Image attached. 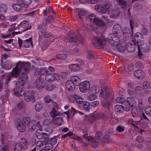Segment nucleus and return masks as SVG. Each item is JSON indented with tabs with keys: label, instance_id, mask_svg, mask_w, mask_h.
I'll return each mask as SVG.
<instances>
[{
	"label": "nucleus",
	"instance_id": "nucleus-18",
	"mask_svg": "<svg viewBox=\"0 0 151 151\" xmlns=\"http://www.w3.org/2000/svg\"><path fill=\"white\" fill-rule=\"evenodd\" d=\"M136 44L134 40H132L126 45V48L128 52H131L134 51L135 48Z\"/></svg>",
	"mask_w": 151,
	"mask_h": 151
},
{
	"label": "nucleus",
	"instance_id": "nucleus-12",
	"mask_svg": "<svg viewBox=\"0 0 151 151\" xmlns=\"http://www.w3.org/2000/svg\"><path fill=\"white\" fill-rule=\"evenodd\" d=\"M135 41L138 46H141L144 43V38L142 35L140 33H136L134 36Z\"/></svg>",
	"mask_w": 151,
	"mask_h": 151
},
{
	"label": "nucleus",
	"instance_id": "nucleus-63",
	"mask_svg": "<svg viewBox=\"0 0 151 151\" xmlns=\"http://www.w3.org/2000/svg\"><path fill=\"white\" fill-rule=\"evenodd\" d=\"M41 32L42 33H45L44 35V36L45 38H48L50 36V32H46V30H43Z\"/></svg>",
	"mask_w": 151,
	"mask_h": 151
},
{
	"label": "nucleus",
	"instance_id": "nucleus-40",
	"mask_svg": "<svg viewBox=\"0 0 151 151\" xmlns=\"http://www.w3.org/2000/svg\"><path fill=\"white\" fill-rule=\"evenodd\" d=\"M23 148L20 144L17 142L15 144L14 151H22Z\"/></svg>",
	"mask_w": 151,
	"mask_h": 151
},
{
	"label": "nucleus",
	"instance_id": "nucleus-39",
	"mask_svg": "<svg viewBox=\"0 0 151 151\" xmlns=\"http://www.w3.org/2000/svg\"><path fill=\"white\" fill-rule=\"evenodd\" d=\"M45 79L47 82L51 83L53 81V79L52 78V75L50 72L45 76Z\"/></svg>",
	"mask_w": 151,
	"mask_h": 151
},
{
	"label": "nucleus",
	"instance_id": "nucleus-60",
	"mask_svg": "<svg viewBox=\"0 0 151 151\" xmlns=\"http://www.w3.org/2000/svg\"><path fill=\"white\" fill-rule=\"evenodd\" d=\"M42 108V105L39 103H37L35 106V109L37 111H41Z\"/></svg>",
	"mask_w": 151,
	"mask_h": 151
},
{
	"label": "nucleus",
	"instance_id": "nucleus-14",
	"mask_svg": "<svg viewBox=\"0 0 151 151\" xmlns=\"http://www.w3.org/2000/svg\"><path fill=\"white\" fill-rule=\"evenodd\" d=\"M45 84L40 78L37 79L36 81L35 87L39 90L42 91L44 88Z\"/></svg>",
	"mask_w": 151,
	"mask_h": 151
},
{
	"label": "nucleus",
	"instance_id": "nucleus-21",
	"mask_svg": "<svg viewBox=\"0 0 151 151\" xmlns=\"http://www.w3.org/2000/svg\"><path fill=\"white\" fill-rule=\"evenodd\" d=\"M27 80L28 76L26 73H22V72L20 78L18 79L19 83L22 84V86H23L22 84L27 82Z\"/></svg>",
	"mask_w": 151,
	"mask_h": 151
},
{
	"label": "nucleus",
	"instance_id": "nucleus-46",
	"mask_svg": "<svg viewBox=\"0 0 151 151\" xmlns=\"http://www.w3.org/2000/svg\"><path fill=\"white\" fill-rule=\"evenodd\" d=\"M145 112L148 116H151V106L148 105L145 108Z\"/></svg>",
	"mask_w": 151,
	"mask_h": 151
},
{
	"label": "nucleus",
	"instance_id": "nucleus-49",
	"mask_svg": "<svg viewBox=\"0 0 151 151\" xmlns=\"http://www.w3.org/2000/svg\"><path fill=\"white\" fill-rule=\"evenodd\" d=\"M50 143L52 145L56 144L57 142V137H52L50 139Z\"/></svg>",
	"mask_w": 151,
	"mask_h": 151
},
{
	"label": "nucleus",
	"instance_id": "nucleus-64",
	"mask_svg": "<svg viewBox=\"0 0 151 151\" xmlns=\"http://www.w3.org/2000/svg\"><path fill=\"white\" fill-rule=\"evenodd\" d=\"M102 136V133L100 131H98L96 132V139H99Z\"/></svg>",
	"mask_w": 151,
	"mask_h": 151
},
{
	"label": "nucleus",
	"instance_id": "nucleus-41",
	"mask_svg": "<svg viewBox=\"0 0 151 151\" xmlns=\"http://www.w3.org/2000/svg\"><path fill=\"white\" fill-rule=\"evenodd\" d=\"M20 2L24 5V7H27L32 3V0H19Z\"/></svg>",
	"mask_w": 151,
	"mask_h": 151
},
{
	"label": "nucleus",
	"instance_id": "nucleus-26",
	"mask_svg": "<svg viewBox=\"0 0 151 151\" xmlns=\"http://www.w3.org/2000/svg\"><path fill=\"white\" fill-rule=\"evenodd\" d=\"M127 102L129 106L133 107L136 105V102L134 99L132 97H128L127 99Z\"/></svg>",
	"mask_w": 151,
	"mask_h": 151
},
{
	"label": "nucleus",
	"instance_id": "nucleus-25",
	"mask_svg": "<svg viewBox=\"0 0 151 151\" xmlns=\"http://www.w3.org/2000/svg\"><path fill=\"white\" fill-rule=\"evenodd\" d=\"M78 15L80 19L83 21L86 20V18H87V19L88 20V16L89 15H88L86 12L82 11L79 12Z\"/></svg>",
	"mask_w": 151,
	"mask_h": 151
},
{
	"label": "nucleus",
	"instance_id": "nucleus-44",
	"mask_svg": "<svg viewBox=\"0 0 151 151\" xmlns=\"http://www.w3.org/2000/svg\"><path fill=\"white\" fill-rule=\"evenodd\" d=\"M23 122L26 125H28L31 121L29 117L27 116H24L22 117Z\"/></svg>",
	"mask_w": 151,
	"mask_h": 151
},
{
	"label": "nucleus",
	"instance_id": "nucleus-17",
	"mask_svg": "<svg viewBox=\"0 0 151 151\" xmlns=\"http://www.w3.org/2000/svg\"><path fill=\"white\" fill-rule=\"evenodd\" d=\"M31 93H27L24 96L25 100L27 102L31 101L33 102L35 101V98L34 96V92L32 91H31Z\"/></svg>",
	"mask_w": 151,
	"mask_h": 151
},
{
	"label": "nucleus",
	"instance_id": "nucleus-33",
	"mask_svg": "<svg viewBox=\"0 0 151 151\" xmlns=\"http://www.w3.org/2000/svg\"><path fill=\"white\" fill-rule=\"evenodd\" d=\"M32 38H30L29 39L24 41L22 46L26 48L29 47L32 43Z\"/></svg>",
	"mask_w": 151,
	"mask_h": 151
},
{
	"label": "nucleus",
	"instance_id": "nucleus-10",
	"mask_svg": "<svg viewBox=\"0 0 151 151\" xmlns=\"http://www.w3.org/2000/svg\"><path fill=\"white\" fill-rule=\"evenodd\" d=\"M101 118L104 120H106L107 118V116L106 113H100L96 115L92 114L91 119L92 120H96Z\"/></svg>",
	"mask_w": 151,
	"mask_h": 151
},
{
	"label": "nucleus",
	"instance_id": "nucleus-55",
	"mask_svg": "<svg viewBox=\"0 0 151 151\" xmlns=\"http://www.w3.org/2000/svg\"><path fill=\"white\" fill-rule=\"evenodd\" d=\"M4 67L5 69L8 70L11 69L12 67L10 62H6L4 63Z\"/></svg>",
	"mask_w": 151,
	"mask_h": 151
},
{
	"label": "nucleus",
	"instance_id": "nucleus-28",
	"mask_svg": "<svg viewBox=\"0 0 151 151\" xmlns=\"http://www.w3.org/2000/svg\"><path fill=\"white\" fill-rule=\"evenodd\" d=\"M99 91V88L97 86H92L89 91L90 94H95L98 92Z\"/></svg>",
	"mask_w": 151,
	"mask_h": 151
},
{
	"label": "nucleus",
	"instance_id": "nucleus-13",
	"mask_svg": "<svg viewBox=\"0 0 151 151\" xmlns=\"http://www.w3.org/2000/svg\"><path fill=\"white\" fill-rule=\"evenodd\" d=\"M135 77L138 79H142L145 76V73L144 71L140 69L135 70L134 73Z\"/></svg>",
	"mask_w": 151,
	"mask_h": 151
},
{
	"label": "nucleus",
	"instance_id": "nucleus-51",
	"mask_svg": "<svg viewBox=\"0 0 151 151\" xmlns=\"http://www.w3.org/2000/svg\"><path fill=\"white\" fill-rule=\"evenodd\" d=\"M114 109L118 113H120L123 109L122 106L120 105H116L115 106Z\"/></svg>",
	"mask_w": 151,
	"mask_h": 151
},
{
	"label": "nucleus",
	"instance_id": "nucleus-62",
	"mask_svg": "<svg viewBox=\"0 0 151 151\" xmlns=\"http://www.w3.org/2000/svg\"><path fill=\"white\" fill-rule=\"evenodd\" d=\"M53 147V145L50 143L44 146V149L46 150H48L52 149Z\"/></svg>",
	"mask_w": 151,
	"mask_h": 151
},
{
	"label": "nucleus",
	"instance_id": "nucleus-31",
	"mask_svg": "<svg viewBox=\"0 0 151 151\" xmlns=\"http://www.w3.org/2000/svg\"><path fill=\"white\" fill-rule=\"evenodd\" d=\"M31 25H30L29 23L27 21H24L22 22L19 26V27H22L24 28H30Z\"/></svg>",
	"mask_w": 151,
	"mask_h": 151
},
{
	"label": "nucleus",
	"instance_id": "nucleus-7",
	"mask_svg": "<svg viewBox=\"0 0 151 151\" xmlns=\"http://www.w3.org/2000/svg\"><path fill=\"white\" fill-rule=\"evenodd\" d=\"M17 67L21 69L22 73H27L29 72L30 67V63L29 62H19L17 64Z\"/></svg>",
	"mask_w": 151,
	"mask_h": 151
},
{
	"label": "nucleus",
	"instance_id": "nucleus-23",
	"mask_svg": "<svg viewBox=\"0 0 151 151\" xmlns=\"http://www.w3.org/2000/svg\"><path fill=\"white\" fill-rule=\"evenodd\" d=\"M143 87L145 93L147 94L150 93V83L147 81H144L143 83Z\"/></svg>",
	"mask_w": 151,
	"mask_h": 151
},
{
	"label": "nucleus",
	"instance_id": "nucleus-19",
	"mask_svg": "<svg viewBox=\"0 0 151 151\" xmlns=\"http://www.w3.org/2000/svg\"><path fill=\"white\" fill-rule=\"evenodd\" d=\"M135 96L142 97L143 94V92L142 91V88L140 86L136 87L134 89Z\"/></svg>",
	"mask_w": 151,
	"mask_h": 151
},
{
	"label": "nucleus",
	"instance_id": "nucleus-5",
	"mask_svg": "<svg viewBox=\"0 0 151 151\" xmlns=\"http://www.w3.org/2000/svg\"><path fill=\"white\" fill-rule=\"evenodd\" d=\"M20 72L22 73L21 69L18 68L17 67V64L16 67L14 68L12 71L11 73V75H7L6 76V83H5V84H8V83L11 80L12 76L15 78L18 77L19 76Z\"/></svg>",
	"mask_w": 151,
	"mask_h": 151
},
{
	"label": "nucleus",
	"instance_id": "nucleus-6",
	"mask_svg": "<svg viewBox=\"0 0 151 151\" xmlns=\"http://www.w3.org/2000/svg\"><path fill=\"white\" fill-rule=\"evenodd\" d=\"M107 39L109 44L113 46H116L120 43L119 39L117 37V33H115V35L113 34L109 35Z\"/></svg>",
	"mask_w": 151,
	"mask_h": 151
},
{
	"label": "nucleus",
	"instance_id": "nucleus-48",
	"mask_svg": "<svg viewBox=\"0 0 151 151\" xmlns=\"http://www.w3.org/2000/svg\"><path fill=\"white\" fill-rule=\"evenodd\" d=\"M102 105L103 107L106 109L107 113L109 114L110 113L109 109V102L108 101H104L102 103Z\"/></svg>",
	"mask_w": 151,
	"mask_h": 151
},
{
	"label": "nucleus",
	"instance_id": "nucleus-22",
	"mask_svg": "<svg viewBox=\"0 0 151 151\" xmlns=\"http://www.w3.org/2000/svg\"><path fill=\"white\" fill-rule=\"evenodd\" d=\"M65 86L67 89L69 91H72L75 89V85L70 81H68L65 83Z\"/></svg>",
	"mask_w": 151,
	"mask_h": 151
},
{
	"label": "nucleus",
	"instance_id": "nucleus-54",
	"mask_svg": "<svg viewBox=\"0 0 151 151\" xmlns=\"http://www.w3.org/2000/svg\"><path fill=\"white\" fill-rule=\"evenodd\" d=\"M97 96L95 94H90L88 97V99L90 101L93 100L97 98Z\"/></svg>",
	"mask_w": 151,
	"mask_h": 151
},
{
	"label": "nucleus",
	"instance_id": "nucleus-11",
	"mask_svg": "<svg viewBox=\"0 0 151 151\" xmlns=\"http://www.w3.org/2000/svg\"><path fill=\"white\" fill-rule=\"evenodd\" d=\"M101 96L105 98H108L111 94V90L108 89L107 87H105L103 90L101 89L100 92Z\"/></svg>",
	"mask_w": 151,
	"mask_h": 151
},
{
	"label": "nucleus",
	"instance_id": "nucleus-2",
	"mask_svg": "<svg viewBox=\"0 0 151 151\" xmlns=\"http://www.w3.org/2000/svg\"><path fill=\"white\" fill-rule=\"evenodd\" d=\"M88 20L98 26L103 27L105 25V23L103 20L93 14L89 15L88 16Z\"/></svg>",
	"mask_w": 151,
	"mask_h": 151
},
{
	"label": "nucleus",
	"instance_id": "nucleus-16",
	"mask_svg": "<svg viewBox=\"0 0 151 151\" xmlns=\"http://www.w3.org/2000/svg\"><path fill=\"white\" fill-rule=\"evenodd\" d=\"M17 128L18 130L20 132H23L26 130V125L20 121L17 122Z\"/></svg>",
	"mask_w": 151,
	"mask_h": 151
},
{
	"label": "nucleus",
	"instance_id": "nucleus-27",
	"mask_svg": "<svg viewBox=\"0 0 151 151\" xmlns=\"http://www.w3.org/2000/svg\"><path fill=\"white\" fill-rule=\"evenodd\" d=\"M36 121L34 120L31 121V124L29 125L28 128V131L30 132H32L36 129L35 124Z\"/></svg>",
	"mask_w": 151,
	"mask_h": 151
},
{
	"label": "nucleus",
	"instance_id": "nucleus-35",
	"mask_svg": "<svg viewBox=\"0 0 151 151\" xmlns=\"http://www.w3.org/2000/svg\"><path fill=\"white\" fill-rule=\"evenodd\" d=\"M49 72V71L47 70H45L44 69H40L39 72H36L35 73L36 75L38 74L40 76H41L42 75L45 76Z\"/></svg>",
	"mask_w": 151,
	"mask_h": 151
},
{
	"label": "nucleus",
	"instance_id": "nucleus-45",
	"mask_svg": "<svg viewBox=\"0 0 151 151\" xmlns=\"http://www.w3.org/2000/svg\"><path fill=\"white\" fill-rule=\"evenodd\" d=\"M95 32L96 34L99 36L102 37L103 36L104 31L103 29H96Z\"/></svg>",
	"mask_w": 151,
	"mask_h": 151
},
{
	"label": "nucleus",
	"instance_id": "nucleus-50",
	"mask_svg": "<svg viewBox=\"0 0 151 151\" xmlns=\"http://www.w3.org/2000/svg\"><path fill=\"white\" fill-rule=\"evenodd\" d=\"M67 55L65 54H58L57 55L56 57L60 60H65L67 58Z\"/></svg>",
	"mask_w": 151,
	"mask_h": 151
},
{
	"label": "nucleus",
	"instance_id": "nucleus-3",
	"mask_svg": "<svg viewBox=\"0 0 151 151\" xmlns=\"http://www.w3.org/2000/svg\"><path fill=\"white\" fill-rule=\"evenodd\" d=\"M69 38L68 40L69 42H74L76 43H80L82 40V37L79 34L77 35L74 33L73 30L71 29L69 31L68 33Z\"/></svg>",
	"mask_w": 151,
	"mask_h": 151
},
{
	"label": "nucleus",
	"instance_id": "nucleus-38",
	"mask_svg": "<svg viewBox=\"0 0 151 151\" xmlns=\"http://www.w3.org/2000/svg\"><path fill=\"white\" fill-rule=\"evenodd\" d=\"M87 57L88 59L91 60L93 58H95L96 55L93 53V52L91 50H87Z\"/></svg>",
	"mask_w": 151,
	"mask_h": 151
},
{
	"label": "nucleus",
	"instance_id": "nucleus-61",
	"mask_svg": "<svg viewBox=\"0 0 151 151\" xmlns=\"http://www.w3.org/2000/svg\"><path fill=\"white\" fill-rule=\"evenodd\" d=\"M68 73L66 71L62 72L60 73V76L62 78H66L68 76Z\"/></svg>",
	"mask_w": 151,
	"mask_h": 151
},
{
	"label": "nucleus",
	"instance_id": "nucleus-24",
	"mask_svg": "<svg viewBox=\"0 0 151 151\" xmlns=\"http://www.w3.org/2000/svg\"><path fill=\"white\" fill-rule=\"evenodd\" d=\"M71 81L76 86H78L81 83L80 79L77 76H72L71 77Z\"/></svg>",
	"mask_w": 151,
	"mask_h": 151
},
{
	"label": "nucleus",
	"instance_id": "nucleus-32",
	"mask_svg": "<svg viewBox=\"0 0 151 151\" xmlns=\"http://www.w3.org/2000/svg\"><path fill=\"white\" fill-rule=\"evenodd\" d=\"M20 143L21 146L24 148H26L27 145V141L24 138H22L20 139L19 142H18Z\"/></svg>",
	"mask_w": 151,
	"mask_h": 151
},
{
	"label": "nucleus",
	"instance_id": "nucleus-52",
	"mask_svg": "<svg viewBox=\"0 0 151 151\" xmlns=\"http://www.w3.org/2000/svg\"><path fill=\"white\" fill-rule=\"evenodd\" d=\"M83 107L84 109L88 111L89 110V104L87 102H84L83 104Z\"/></svg>",
	"mask_w": 151,
	"mask_h": 151
},
{
	"label": "nucleus",
	"instance_id": "nucleus-9",
	"mask_svg": "<svg viewBox=\"0 0 151 151\" xmlns=\"http://www.w3.org/2000/svg\"><path fill=\"white\" fill-rule=\"evenodd\" d=\"M90 83L87 81L83 82L79 86L80 91L83 92H86L89 89Z\"/></svg>",
	"mask_w": 151,
	"mask_h": 151
},
{
	"label": "nucleus",
	"instance_id": "nucleus-36",
	"mask_svg": "<svg viewBox=\"0 0 151 151\" xmlns=\"http://www.w3.org/2000/svg\"><path fill=\"white\" fill-rule=\"evenodd\" d=\"M120 11L116 10L113 11L112 14L110 16V18L112 19H116L118 17L120 14Z\"/></svg>",
	"mask_w": 151,
	"mask_h": 151
},
{
	"label": "nucleus",
	"instance_id": "nucleus-4",
	"mask_svg": "<svg viewBox=\"0 0 151 151\" xmlns=\"http://www.w3.org/2000/svg\"><path fill=\"white\" fill-rule=\"evenodd\" d=\"M95 9L101 14H104L109 12L110 8L109 5L106 3L103 4H96L95 6Z\"/></svg>",
	"mask_w": 151,
	"mask_h": 151
},
{
	"label": "nucleus",
	"instance_id": "nucleus-53",
	"mask_svg": "<svg viewBox=\"0 0 151 151\" xmlns=\"http://www.w3.org/2000/svg\"><path fill=\"white\" fill-rule=\"evenodd\" d=\"M109 133V131H106V132L103 139V140L105 142H108L110 140L109 136L108 134Z\"/></svg>",
	"mask_w": 151,
	"mask_h": 151
},
{
	"label": "nucleus",
	"instance_id": "nucleus-34",
	"mask_svg": "<svg viewBox=\"0 0 151 151\" xmlns=\"http://www.w3.org/2000/svg\"><path fill=\"white\" fill-rule=\"evenodd\" d=\"M69 68L71 70L73 71L79 70L80 69V66L78 64H72L69 65Z\"/></svg>",
	"mask_w": 151,
	"mask_h": 151
},
{
	"label": "nucleus",
	"instance_id": "nucleus-20",
	"mask_svg": "<svg viewBox=\"0 0 151 151\" xmlns=\"http://www.w3.org/2000/svg\"><path fill=\"white\" fill-rule=\"evenodd\" d=\"M13 93L16 96L20 97L22 96L24 94L25 91L22 89V88H14L13 90Z\"/></svg>",
	"mask_w": 151,
	"mask_h": 151
},
{
	"label": "nucleus",
	"instance_id": "nucleus-43",
	"mask_svg": "<svg viewBox=\"0 0 151 151\" xmlns=\"http://www.w3.org/2000/svg\"><path fill=\"white\" fill-rule=\"evenodd\" d=\"M54 122L58 125H60L63 122V118L61 117L56 118L54 120Z\"/></svg>",
	"mask_w": 151,
	"mask_h": 151
},
{
	"label": "nucleus",
	"instance_id": "nucleus-30",
	"mask_svg": "<svg viewBox=\"0 0 151 151\" xmlns=\"http://www.w3.org/2000/svg\"><path fill=\"white\" fill-rule=\"evenodd\" d=\"M72 98H74V100L76 101L78 104H81L82 102V99L79 96L73 94L72 95Z\"/></svg>",
	"mask_w": 151,
	"mask_h": 151
},
{
	"label": "nucleus",
	"instance_id": "nucleus-37",
	"mask_svg": "<svg viewBox=\"0 0 151 151\" xmlns=\"http://www.w3.org/2000/svg\"><path fill=\"white\" fill-rule=\"evenodd\" d=\"M50 113L51 116L53 118L55 116H59L60 114V112L55 110L54 108L53 109Z\"/></svg>",
	"mask_w": 151,
	"mask_h": 151
},
{
	"label": "nucleus",
	"instance_id": "nucleus-58",
	"mask_svg": "<svg viewBox=\"0 0 151 151\" xmlns=\"http://www.w3.org/2000/svg\"><path fill=\"white\" fill-rule=\"evenodd\" d=\"M91 142V145L93 147H96L98 145V142L96 139L93 138V140L90 141Z\"/></svg>",
	"mask_w": 151,
	"mask_h": 151
},
{
	"label": "nucleus",
	"instance_id": "nucleus-15",
	"mask_svg": "<svg viewBox=\"0 0 151 151\" xmlns=\"http://www.w3.org/2000/svg\"><path fill=\"white\" fill-rule=\"evenodd\" d=\"M12 7L15 10L19 12L23 10V8L24 7V6L19 0H18L17 4L13 5Z\"/></svg>",
	"mask_w": 151,
	"mask_h": 151
},
{
	"label": "nucleus",
	"instance_id": "nucleus-57",
	"mask_svg": "<svg viewBox=\"0 0 151 151\" xmlns=\"http://www.w3.org/2000/svg\"><path fill=\"white\" fill-rule=\"evenodd\" d=\"M55 88L56 86L55 85L51 84L47 85L46 89L49 91H51L54 89Z\"/></svg>",
	"mask_w": 151,
	"mask_h": 151
},
{
	"label": "nucleus",
	"instance_id": "nucleus-8",
	"mask_svg": "<svg viewBox=\"0 0 151 151\" xmlns=\"http://www.w3.org/2000/svg\"><path fill=\"white\" fill-rule=\"evenodd\" d=\"M131 114L133 117L139 116L141 119L143 118L149 120L144 114L141 111L140 109L137 107H135L132 108L131 111Z\"/></svg>",
	"mask_w": 151,
	"mask_h": 151
},
{
	"label": "nucleus",
	"instance_id": "nucleus-42",
	"mask_svg": "<svg viewBox=\"0 0 151 151\" xmlns=\"http://www.w3.org/2000/svg\"><path fill=\"white\" fill-rule=\"evenodd\" d=\"M7 7L5 4H1L0 5V13L4 14L6 12Z\"/></svg>",
	"mask_w": 151,
	"mask_h": 151
},
{
	"label": "nucleus",
	"instance_id": "nucleus-47",
	"mask_svg": "<svg viewBox=\"0 0 151 151\" xmlns=\"http://www.w3.org/2000/svg\"><path fill=\"white\" fill-rule=\"evenodd\" d=\"M45 132L46 133L48 134V135L51 134L53 132L52 127H47L45 129Z\"/></svg>",
	"mask_w": 151,
	"mask_h": 151
},
{
	"label": "nucleus",
	"instance_id": "nucleus-59",
	"mask_svg": "<svg viewBox=\"0 0 151 151\" xmlns=\"http://www.w3.org/2000/svg\"><path fill=\"white\" fill-rule=\"evenodd\" d=\"M25 106V105L23 101H21L18 104L17 107L19 109H23Z\"/></svg>",
	"mask_w": 151,
	"mask_h": 151
},
{
	"label": "nucleus",
	"instance_id": "nucleus-1",
	"mask_svg": "<svg viewBox=\"0 0 151 151\" xmlns=\"http://www.w3.org/2000/svg\"><path fill=\"white\" fill-rule=\"evenodd\" d=\"M92 43L95 47L104 48L106 45L107 39L104 36L100 37L95 36L92 39Z\"/></svg>",
	"mask_w": 151,
	"mask_h": 151
},
{
	"label": "nucleus",
	"instance_id": "nucleus-29",
	"mask_svg": "<svg viewBox=\"0 0 151 151\" xmlns=\"http://www.w3.org/2000/svg\"><path fill=\"white\" fill-rule=\"evenodd\" d=\"M48 141L46 140H44L42 141H38L36 143V146L38 148L39 147L46 145L48 144Z\"/></svg>",
	"mask_w": 151,
	"mask_h": 151
},
{
	"label": "nucleus",
	"instance_id": "nucleus-56",
	"mask_svg": "<svg viewBox=\"0 0 151 151\" xmlns=\"http://www.w3.org/2000/svg\"><path fill=\"white\" fill-rule=\"evenodd\" d=\"M44 101L47 103H50L52 102V100L51 97L48 95L44 97Z\"/></svg>",
	"mask_w": 151,
	"mask_h": 151
}]
</instances>
